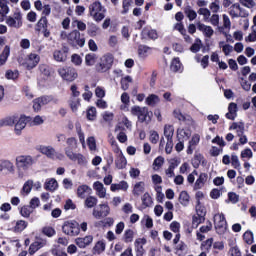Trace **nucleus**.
<instances>
[{
    "label": "nucleus",
    "instance_id": "393cba45",
    "mask_svg": "<svg viewBox=\"0 0 256 256\" xmlns=\"http://www.w3.org/2000/svg\"><path fill=\"white\" fill-rule=\"evenodd\" d=\"M205 164V156L201 153H196L194 157L191 160V165L194 167V169H199V167Z\"/></svg>",
    "mask_w": 256,
    "mask_h": 256
},
{
    "label": "nucleus",
    "instance_id": "5fc2aeb1",
    "mask_svg": "<svg viewBox=\"0 0 256 256\" xmlns=\"http://www.w3.org/2000/svg\"><path fill=\"white\" fill-rule=\"evenodd\" d=\"M243 240L245 241V243H247V245H253L254 243V236H253V232L251 231H246L243 234Z\"/></svg>",
    "mask_w": 256,
    "mask_h": 256
},
{
    "label": "nucleus",
    "instance_id": "4d7b16f0",
    "mask_svg": "<svg viewBox=\"0 0 256 256\" xmlns=\"http://www.w3.org/2000/svg\"><path fill=\"white\" fill-rule=\"evenodd\" d=\"M39 249H41V242L39 241H35L33 242L30 247H29V255H35L36 251H39Z\"/></svg>",
    "mask_w": 256,
    "mask_h": 256
},
{
    "label": "nucleus",
    "instance_id": "864d4df0",
    "mask_svg": "<svg viewBox=\"0 0 256 256\" xmlns=\"http://www.w3.org/2000/svg\"><path fill=\"white\" fill-rule=\"evenodd\" d=\"M98 31H99L98 25L92 23L88 26L87 33H88L89 37H97Z\"/></svg>",
    "mask_w": 256,
    "mask_h": 256
},
{
    "label": "nucleus",
    "instance_id": "412c9836",
    "mask_svg": "<svg viewBox=\"0 0 256 256\" xmlns=\"http://www.w3.org/2000/svg\"><path fill=\"white\" fill-rule=\"evenodd\" d=\"M208 175L207 173H200L194 184V191H199V189H203L205 187V183H207Z\"/></svg>",
    "mask_w": 256,
    "mask_h": 256
},
{
    "label": "nucleus",
    "instance_id": "7c9ffc66",
    "mask_svg": "<svg viewBox=\"0 0 256 256\" xmlns=\"http://www.w3.org/2000/svg\"><path fill=\"white\" fill-rule=\"evenodd\" d=\"M9 55H11V48L8 45H6L2 53L0 54V67H2V65H5L7 63V59H9Z\"/></svg>",
    "mask_w": 256,
    "mask_h": 256
},
{
    "label": "nucleus",
    "instance_id": "c03bdc74",
    "mask_svg": "<svg viewBox=\"0 0 256 256\" xmlns=\"http://www.w3.org/2000/svg\"><path fill=\"white\" fill-rule=\"evenodd\" d=\"M87 191H91V188L87 184L80 185L77 188V197L80 199H85V194Z\"/></svg>",
    "mask_w": 256,
    "mask_h": 256
},
{
    "label": "nucleus",
    "instance_id": "20e7f679",
    "mask_svg": "<svg viewBox=\"0 0 256 256\" xmlns=\"http://www.w3.org/2000/svg\"><path fill=\"white\" fill-rule=\"evenodd\" d=\"M58 74L64 81H67L68 83H73V81L79 77L77 69L71 66H64L58 69Z\"/></svg>",
    "mask_w": 256,
    "mask_h": 256
},
{
    "label": "nucleus",
    "instance_id": "bb28decb",
    "mask_svg": "<svg viewBox=\"0 0 256 256\" xmlns=\"http://www.w3.org/2000/svg\"><path fill=\"white\" fill-rule=\"evenodd\" d=\"M48 27H49V20H47V17L41 16V18L36 24L35 31L37 33H41L42 29H47Z\"/></svg>",
    "mask_w": 256,
    "mask_h": 256
},
{
    "label": "nucleus",
    "instance_id": "e2e57ef3",
    "mask_svg": "<svg viewBox=\"0 0 256 256\" xmlns=\"http://www.w3.org/2000/svg\"><path fill=\"white\" fill-rule=\"evenodd\" d=\"M40 73H42L44 75V77H47V79H49V77L51 76V73H53V71L51 70V67H49L47 65H42V66H40Z\"/></svg>",
    "mask_w": 256,
    "mask_h": 256
},
{
    "label": "nucleus",
    "instance_id": "473e14b6",
    "mask_svg": "<svg viewBox=\"0 0 256 256\" xmlns=\"http://www.w3.org/2000/svg\"><path fill=\"white\" fill-rule=\"evenodd\" d=\"M214 226L218 235H223V233L227 231V220L220 221V222L216 221L214 222Z\"/></svg>",
    "mask_w": 256,
    "mask_h": 256
},
{
    "label": "nucleus",
    "instance_id": "13d9d810",
    "mask_svg": "<svg viewBox=\"0 0 256 256\" xmlns=\"http://www.w3.org/2000/svg\"><path fill=\"white\" fill-rule=\"evenodd\" d=\"M135 233L133 232L132 229H127L124 232V242L125 243H131L133 242V237H134Z\"/></svg>",
    "mask_w": 256,
    "mask_h": 256
},
{
    "label": "nucleus",
    "instance_id": "2eb2a0df",
    "mask_svg": "<svg viewBox=\"0 0 256 256\" xmlns=\"http://www.w3.org/2000/svg\"><path fill=\"white\" fill-rule=\"evenodd\" d=\"M39 61H41V57L38 54H29L28 59L26 60V69L31 71V69H35L37 65H39Z\"/></svg>",
    "mask_w": 256,
    "mask_h": 256
},
{
    "label": "nucleus",
    "instance_id": "a18cd8bd",
    "mask_svg": "<svg viewBox=\"0 0 256 256\" xmlns=\"http://www.w3.org/2000/svg\"><path fill=\"white\" fill-rule=\"evenodd\" d=\"M129 83H133V78H131V76L123 77L120 81L121 89L127 91V89H129Z\"/></svg>",
    "mask_w": 256,
    "mask_h": 256
},
{
    "label": "nucleus",
    "instance_id": "2f4dec72",
    "mask_svg": "<svg viewBox=\"0 0 256 256\" xmlns=\"http://www.w3.org/2000/svg\"><path fill=\"white\" fill-rule=\"evenodd\" d=\"M57 187H59V183H57V180L55 178L47 180L44 184V189L46 191H57Z\"/></svg>",
    "mask_w": 256,
    "mask_h": 256
},
{
    "label": "nucleus",
    "instance_id": "1a4fd4ad",
    "mask_svg": "<svg viewBox=\"0 0 256 256\" xmlns=\"http://www.w3.org/2000/svg\"><path fill=\"white\" fill-rule=\"evenodd\" d=\"M53 101V95H43L33 100V111L39 113L41 108L45 105H49Z\"/></svg>",
    "mask_w": 256,
    "mask_h": 256
},
{
    "label": "nucleus",
    "instance_id": "8fccbe9b",
    "mask_svg": "<svg viewBox=\"0 0 256 256\" xmlns=\"http://www.w3.org/2000/svg\"><path fill=\"white\" fill-rule=\"evenodd\" d=\"M2 120L4 121V127H13L17 123V116H8Z\"/></svg>",
    "mask_w": 256,
    "mask_h": 256
},
{
    "label": "nucleus",
    "instance_id": "4468645a",
    "mask_svg": "<svg viewBox=\"0 0 256 256\" xmlns=\"http://www.w3.org/2000/svg\"><path fill=\"white\" fill-rule=\"evenodd\" d=\"M67 157L70 159V161H77L78 165H87V158L81 153L67 151Z\"/></svg>",
    "mask_w": 256,
    "mask_h": 256
},
{
    "label": "nucleus",
    "instance_id": "a19ab883",
    "mask_svg": "<svg viewBox=\"0 0 256 256\" xmlns=\"http://www.w3.org/2000/svg\"><path fill=\"white\" fill-rule=\"evenodd\" d=\"M196 215L205 219L207 217V208L204 205H201V201H197L195 207Z\"/></svg>",
    "mask_w": 256,
    "mask_h": 256
},
{
    "label": "nucleus",
    "instance_id": "9b49d317",
    "mask_svg": "<svg viewBox=\"0 0 256 256\" xmlns=\"http://www.w3.org/2000/svg\"><path fill=\"white\" fill-rule=\"evenodd\" d=\"M69 56V48L67 45H62L60 50H55L53 52V59L57 61V63H65L67 61V57Z\"/></svg>",
    "mask_w": 256,
    "mask_h": 256
},
{
    "label": "nucleus",
    "instance_id": "6e6552de",
    "mask_svg": "<svg viewBox=\"0 0 256 256\" xmlns=\"http://www.w3.org/2000/svg\"><path fill=\"white\" fill-rule=\"evenodd\" d=\"M130 113L137 117L140 123H145L149 117V108L135 105L131 107Z\"/></svg>",
    "mask_w": 256,
    "mask_h": 256
},
{
    "label": "nucleus",
    "instance_id": "de8ad7c7",
    "mask_svg": "<svg viewBox=\"0 0 256 256\" xmlns=\"http://www.w3.org/2000/svg\"><path fill=\"white\" fill-rule=\"evenodd\" d=\"M86 117H87L88 121H95V119H97V108L90 107L87 110Z\"/></svg>",
    "mask_w": 256,
    "mask_h": 256
},
{
    "label": "nucleus",
    "instance_id": "ddd939ff",
    "mask_svg": "<svg viewBox=\"0 0 256 256\" xmlns=\"http://www.w3.org/2000/svg\"><path fill=\"white\" fill-rule=\"evenodd\" d=\"M30 121L31 116L22 115L20 118L17 117V121L14 128L16 135H21V131H23V128L26 127L27 123H30Z\"/></svg>",
    "mask_w": 256,
    "mask_h": 256
},
{
    "label": "nucleus",
    "instance_id": "09e8293b",
    "mask_svg": "<svg viewBox=\"0 0 256 256\" xmlns=\"http://www.w3.org/2000/svg\"><path fill=\"white\" fill-rule=\"evenodd\" d=\"M211 247H213V238H208L206 241L201 243V250L202 251H211Z\"/></svg>",
    "mask_w": 256,
    "mask_h": 256
},
{
    "label": "nucleus",
    "instance_id": "4be33fe9",
    "mask_svg": "<svg viewBox=\"0 0 256 256\" xmlns=\"http://www.w3.org/2000/svg\"><path fill=\"white\" fill-rule=\"evenodd\" d=\"M197 29L198 31H201L205 35V37H208V38L213 37V33H215V31L211 26H207L201 22L197 23Z\"/></svg>",
    "mask_w": 256,
    "mask_h": 256
},
{
    "label": "nucleus",
    "instance_id": "c9c22d12",
    "mask_svg": "<svg viewBox=\"0 0 256 256\" xmlns=\"http://www.w3.org/2000/svg\"><path fill=\"white\" fill-rule=\"evenodd\" d=\"M151 49H153V48H151L147 45H143V44L139 45L138 46V56L141 59H147V57H148L147 53H149V51H151Z\"/></svg>",
    "mask_w": 256,
    "mask_h": 256
},
{
    "label": "nucleus",
    "instance_id": "5701e85b",
    "mask_svg": "<svg viewBox=\"0 0 256 256\" xmlns=\"http://www.w3.org/2000/svg\"><path fill=\"white\" fill-rule=\"evenodd\" d=\"M39 151L40 153H42V155H46L48 159H55V155L57 153L55 151V148H53L52 146H40Z\"/></svg>",
    "mask_w": 256,
    "mask_h": 256
},
{
    "label": "nucleus",
    "instance_id": "aec40b11",
    "mask_svg": "<svg viewBox=\"0 0 256 256\" xmlns=\"http://www.w3.org/2000/svg\"><path fill=\"white\" fill-rule=\"evenodd\" d=\"M127 189H129V183L125 180H122L119 183H113L110 186V191H112V193H115L116 191H127Z\"/></svg>",
    "mask_w": 256,
    "mask_h": 256
},
{
    "label": "nucleus",
    "instance_id": "e433bc0d",
    "mask_svg": "<svg viewBox=\"0 0 256 256\" xmlns=\"http://www.w3.org/2000/svg\"><path fill=\"white\" fill-rule=\"evenodd\" d=\"M97 203H99V200L95 196H88L84 201V205L87 207V209H93V207H97Z\"/></svg>",
    "mask_w": 256,
    "mask_h": 256
},
{
    "label": "nucleus",
    "instance_id": "c85d7f7f",
    "mask_svg": "<svg viewBox=\"0 0 256 256\" xmlns=\"http://www.w3.org/2000/svg\"><path fill=\"white\" fill-rule=\"evenodd\" d=\"M115 165L118 169H125L127 167V158L123 155V152H120L115 160Z\"/></svg>",
    "mask_w": 256,
    "mask_h": 256
},
{
    "label": "nucleus",
    "instance_id": "b1692460",
    "mask_svg": "<svg viewBox=\"0 0 256 256\" xmlns=\"http://www.w3.org/2000/svg\"><path fill=\"white\" fill-rule=\"evenodd\" d=\"M191 129L182 128L177 130V139L178 141H188V139H191Z\"/></svg>",
    "mask_w": 256,
    "mask_h": 256
},
{
    "label": "nucleus",
    "instance_id": "dca6fc26",
    "mask_svg": "<svg viewBox=\"0 0 256 256\" xmlns=\"http://www.w3.org/2000/svg\"><path fill=\"white\" fill-rule=\"evenodd\" d=\"M201 141V136L199 134H194L191 138V140L188 142V147L186 150L187 155H193V151H195V148L197 145H199Z\"/></svg>",
    "mask_w": 256,
    "mask_h": 256
},
{
    "label": "nucleus",
    "instance_id": "79ce46f5",
    "mask_svg": "<svg viewBox=\"0 0 256 256\" xmlns=\"http://www.w3.org/2000/svg\"><path fill=\"white\" fill-rule=\"evenodd\" d=\"M151 205H153V198L149 192H146L142 196V206L144 209H147V207H151Z\"/></svg>",
    "mask_w": 256,
    "mask_h": 256
},
{
    "label": "nucleus",
    "instance_id": "f03ea898",
    "mask_svg": "<svg viewBox=\"0 0 256 256\" xmlns=\"http://www.w3.org/2000/svg\"><path fill=\"white\" fill-rule=\"evenodd\" d=\"M106 12L107 10L99 1H95L89 6V15L90 17H93L94 21H96L97 23L105 19Z\"/></svg>",
    "mask_w": 256,
    "mask_h": 256
},
{
    "label": "nucleus",
    "instance_id": "a211bd4d",
    "mask_svg": "<svg viewBox=\"0 0 256 256\" xmlns=\"http://www.w3.org/2000/svg\"><path fill=\"white\" fill-rule=\"evenodd\" d=\"M75 243L80 249H85V247L93 243V236L87 235L84 238H77Z\"/></svg>",
    "mask_w": 256,
    "mask_h": 256
},
{
    "label": "nucleus",
    "instance_id": "f8f14e48",
    "mask_svg": "<svg viewBox=\"0 0 256 256\" xmlns=\"http://www.w3.org/2000/svg\"><path fill=\"white\" fill-rule=\"evenodd\" d=\"M141 39L156 41V39H159V34L157 30L153 29L151 26H145L141 31Z\"/></svg>",
    "mask_w": 256,
    "mask_h": 256
},
{
    "label": "nucleus",
    "instance_id": "cd10ccee",
    "mask_svg": "<svg viewBox=\"0 0 256 256\" xmlns=\"http://www.w3.org/2000/svg\"><path fill=\"white\" fill-rule=\"evenodd\" d=\"M132 193L134 197H139V195H142V193H145V182L143 181L137 182L133 187Z\"/></svg>",
    "mask_w": 256,
    "mask_h": 256
},
{
    "label": "nucleus",
    "instance_id": "58836bf2",
    "mask_svg": "<svg viewBox=\"0 0 256 256\" xmlns=\"http://www.w3.org/2000/svg\"><path fill=\"white\" fill-rule=\"evenodd\" d=\"M160 101H161V99L157 96V94H150L146 98L145 103L149 107H155V105H157V103H159Z\"/></svg>",
    "mask_w": 256,
    "mask_h": 256
},
{
    "label": "nucleus",
    "instance_id": "69168bd1",
    "mask_svg": "<svg viewBox=\"0 0 256 256\" xmlns=\"http://www.w3.org/2000/svg\"><path fill=\"white\" fill-rule=\"evenodd\" d=\"M131 3H133V0H123L122 2V15H127L129 13V7H131Z\"/></svg>",
    "mask_w": 256,
    "mask_h": 256
},
{
    "label": "nucleus",
    "instance_id": "6e6d98bb",
    "mask_svg": "<svg viewBox=\"0 0 256 256\" xmlns=\"http://www.w3.org/2000/svg\"><path fill=\"white\" fill-rule=\"evenodd\" d=\"M164 163H165V158H163V156H158L157 158H155L153 162L154 171H158V169H161Z\"/></svg>",
    "mask_w": 256,
    "mask_h": 256
},
{
    "label": "nucleus",
    "instance_id": "39448f33",
    "mask_svg": "<svg viewBox=\"0 0 256 256\" xmlns=\"http://www.w3.org/2000/svg\"><path fill=\"white\" fill-rule=\"evenodd\" d=\"M62 231L65 235H69L70 237H75L81 233V228L79 227V222L75 220H70L64 222L62 226Z\"/></svg>",
    "mask_w": 256,
    "mask_h": 256
},
{
    "label": "nucleus",
    "instance_id": "0e129e2a",
    "mask_svg": "<svg viewBox=\"0 0 256 256\" xmlns=\"http://www.w3.org/2000/svg\"><path fill=\"white\" fill-rule=\"evenodd\" d=\"M72 25H77L78 31H85L87 29V24L81 20L74 19Z\"/></svg>",
    "mask_w": 256,
    "mask_h": 256
},
{
    "label": "nucleus",
    "instance_id": "3c124183",
    "mask_svg": "<svg viewBox=\"0 0 256 256\" xmlns=\"http://www.w3.org/2000/svg\"><path fill=\"white\" fill-rule=\"evenodd\" d=\"M105 247H106L105 242L100 240L93 247V251L96 252L98 255H101V253L105 251Z\"/></svg>",
    "mask_w": 256,
    "mask_h": 256
},
{
    "label": "nucleus",
    "instance_id": "a878e982",
    "mask_svg": "<svg viewBox=\"0 0 256 256\" xmlns=\"http://www.w3.org/2000/svg\"><path fill=\"white\" fill-rule=\"evenodd\" d=\"M66 145L67 147L65 148V155L67 157V151L73 153V150L77 148V139L75 137L67 138Z\"/></svg>",
    "mask_w": 256,
    "mask_h": 256
},
{
    "label": "nucleus",
    "instance_id": "49530a36",
    "mask_svg": "<svg viewBox=\"0 0 256 256\" xmlns=\"http://www.w3.org/2000/svg\"><path fill=\"white\" fill-rule=\"evenodd\" d=\"M184 13L186 17H188L189 21H195V19H197V12H195V10L191 9L189 6L185 8Z\"/></svg>",
    "mask_w": 256,
    "mask_h": 256
},
{
    "label": "nucleus",
    "instance_id": "680f3d73",
    "mask_svg": "<svg viewBox=\"0 0 256 256\" xmlns=\"http://www.w3.org/2000/svg\"><path fill=\"white\" fill-rule=\"evenodd\" d=\"M31 189H33V181L28 180L24 183L22 191L23 193H26V195H29L31 193Z\"/></svg>",
    "mask_w": 256,
    "mask_h": 256
},
{
    "label": "nucleus",
    "instance_id": "c756f323",
    "mask_svg": "<svg viewBox=\"0 0 256 256\" xmlns=\"http://www.w3.org/2000/svg\"><path fill=\"white\" fill-rule=\"evenodd\" d=\"M99 57L95 53H88L85 55V65L86 67H93L97 63Z\"/></svg>",
    "mask_w": 256,
    "mask_h": 256
},
{
    "label": "nucleus",
    "instance_id": "603ef678",
    "mask_svg": "<svg viewBox=\"0 0 256 256\" xmlns=\"http://www.w3.org/2000/svg\"><path fill=\"white\" fill-rule=\"evenodd\" d=\"M201 223H205V218L197 214L192 216V225L195 227V229H197Z\"/></svg>",
    "mask_w": 256,
    "mask_h": 256
},
{
    "label": "nucleus",
    "instance_id": "6ab92c4d",
    "mask_svg": "<svg viewBox=\"0 0 256 256\" xmlns=\"http://www.w3.org/2000/svg\"><path fill=\"white\" fill-rule=\"evenodd\" d=\"M170 71H172V73H183V64L179 57H176L171 61Z\"/></svg>",
    "mask_w": 256,
    "mask_h": 256
},
{
    "label": "nucleus",
    "instance_id": "9d476101",
    "mask_svg": "<svg viewBox=\"0 0 256 256\" xmlns=\"http://www.w3.org/2000/svg\"><path fill=\"white\" fill-rule=\"evenodd\" d=\"M6 25H8V27H14L15 29H21V27H23V15L21 12H15L14 18L8 16L6 18Z\"/></svg>",
    "mask_w": 256,
    "mask_h": 256
},
{
    "label": "nucleus",
    "instance_id": "f704fd0d",
    "mask_svg": "<svg viewBox=\"0 0 256 256\" xmlns=\"http://www.w3.org/2000/svg\"><path fill=\"white\" fill-rule=\"evenodd\" d=\"M26 227H29V223L25 220H18L14 226L15 233H23Z\"/></svg>",
    "mask_w": 256,
    "mask_h": 256
},
{
    "label": "nucleus",
    "instance_id": "052dcab7",
    "mask_svg": "<svg viewBox=\"0 0 256 256\" xmlns=\"http://www.w3.org/2000/svg\"><path fill=\"white\" fill-rule=\"evenodd\" d=\"M149 141L153 145H157V143H159V133L155 130L150 131Z\"/></svg>",
    "mask_w": 256,
    "mask_h": 256
},
{
    "label": "nucleus",
    "instance_id": "0eeeda50",
    "mask_svg": "<svg viewBox=\"0 0 256 256\" xmlns=\"http://www.w3.org/2000/svg\"><path fill=\"white\" fill-rule=\"evenodd\" d=\"M111 213L109 203L105 202L94 207L92 215L94 219H105Z\"/></svg>",
    "mask_w": 256,
    "mask_h": 256
},
{
    "label": "nucleus",
    "instance_id": "f257e3e1",
    "mask_svg": "<svg viewBox=\"0 0 256 256\" xmlns=\"http://www.w3.org/2000/svg\"><path fill=\"white\" fill-rule=\"evenodd\" d=\"M67 43L70 47H85V35L81 34L79 30H72L66 35Z\"/></svg>",
    "mask_w": 256,
    "mask_h": 256
},
{
    "label": "nucleus",
    "instance_id": "7ed1b4c3",
    "mask_svg": "<svg viewBox=\"0 0 256 256\" xmlns=\"http://www.w3.org/2000/svg\"><path fill=\"white\" fill-rule=\"evenodd\" d=\"M114 61L115 57H113V54H105L95 66L97 73H107L113 67Z\"/></svg>",
    "mask_w": 256,
    "mask_h": 256
},
{
    "label": "nucleus",
    "instance_id": "774afa93",
    "mask_svg": "<svg viewBox=\"0 0 256 256\" xmlns=\"http://www.w3.org/2000/svg\"><path fill=\"white\" fill-rule=\"evenodd\" d=\"M71 62L76 65L77 67H79V65H81L83 63V58H81V56L79 54H73L71 56Z\"/></svg>",
    "mask_w": 256,
    "mask_h": 256
},
{
    "label": "nucleus",
    "instance_id": "ea45409f",
    "mask_svg": "<svg viewBox=\"0 0 256 256\" xmlns=\"http://www.w3.org/2000/svg\"><path fill=\"white\" fill-rule=\"evenodd\" d=\"M33 211H34L33 207H30L29 205H24L20 208L19 213L21 217H24L25 219H29Z\"/></svg>",
    "mask_w": 256,
    "mask_h": 256
},
{
    "label": "nucleus",
    "instance_id": "72a5a7b5",
    "mask_svg": "<svg viewBox=\"0 0 256 256\" xmlns=\"http://www.w3.org/2000/svg\"><path fill=\"white\" fill-rule=\"evenodd\" d=\"M190 199L191 197L189 196V193L187 191L180 192V195H179L180 205H182L183 207H187L190 203Z\"/></svg>",
    "mask_w": 256,
    "mask_h": 256
},
{
    "label": "nucleus",
    "instance_id": "37998d69",
    "mask_svg": "<svg viewBox=\"0 0 256 256\" xmlns=\"http://www.w3.org/2000/svg\"><path fill=\"white\" fill-rule=\"evenodd\" d=\"M42 235H45L46 237H55L57 235V231H55V228L51 226H44L41 230Z\"/></svg>",
    "mask_w": 256,
    "mask_h": 256
},
{
    "label": "nucleus",
    "instance_id": "bf43d9fd",
    "mask_svg": "<svg viewBox=\"0 0 256 256\" xmlns=\"http://www.w3.org/2000/svg\"><path fill=\"white\" fill-rule=\"evenodd\" d=\"M5 77L6 79H12L13 81H15V79H19V71L7 70Z\"/></svg>",
    "mask_w": 256,
    "mask_h": 256
},
{
    "label": "nucleus",
    "instance_id": "338daca9",
    "mask_svg": "<svg viewBox=\"0 0 256 256\" xmlns=\"http://www.w3.org/2000/svg\"><path fill=\"white\" fill-rule=\"evenodd\" d=\"M29 125L31 126H35V125H43L44 120L41 116L37 115L36 117H34V119L31 117V121L28 122Z\"/></svg>",
    "mask_w": 256,
    "mask_h": 256
},
{
    "label": "nucleus",
    "instance_id": "f3484780",
    "mask_svg": "<svg viewBox=\"0 0 256 256\" xmlns=\"http://www.w3.org/2000/svg\"><path fill=\"white\" fill-rule=\"evenodd\" d=\"M147 244V239L145 238H138L135 240V251L136 256H143L145 254V249L143 248V245Z\"/></svg>",
    "mask_w": 256,
    "mask_h": 256
},
{
    "label": "nucleus",
    "instance_id": "4c0bfd02",
    "mask_svg": "<svg viewBox=\"0 0 256 256\" xmlns=\"http://www.w3.org/2000/svg\"><path fill=\"white\" fill-rule=\"evenodd\" d=\"M173 135H175V128H173V125H165L164 137H166L167 141H173Z\"/></svg>",
    "mask_w": 256,
    "mask_h": 256
},
{
    "label": "nucleus",
    "instance_id": "423d86ee",
    "mask_svg": "<svg viewBox=\"0 0 256 256\" xmlns=\"http://www.w3.org/2000/svg\"><path fill=\"white\" fill-rule=\"evenodd\" d=\"M35 163L33 156L31 155H20L16 157V167L20 171H27Z\"/></svg>",
    "mask_w": 256,
    "mask_h": 256
}]
</instances>
